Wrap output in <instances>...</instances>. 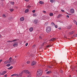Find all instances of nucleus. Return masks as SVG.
Segmentation results:
<instances>
[{"mask_svg": "<svg viewBox=\"0 0 77 77\" xmlns=\"http://www.w3.org/2000/svg\"><path fill=\"white\" fill-rule=\"evenodd\" d=\"M42 70L39 69L38 71H37V73L36 77H39L41 75H42Z\"/></svg>", "mask_w": 77, "mask_h": 77, "instance_id": "1", "label": "nucleus"}, {"mask_svg": "<svg viewBox=\"0 0 77 77\" xmlns=\"http://www.w3.org/2000/svg\"><path fill=\"white\" fill-rule=\"evenodd\" d=\"M51 27L50 26H48L46 28V32L47 33H49L51 32Z\"/></svg>", "mask_w": 77, "mask_h": 77, "instance_id": "2", "label": "nucleus"}, {"mask_svg": "<svg viewBox=\"0 0 77 77\" xmlns=\"http://www.w3.org/2000/svg\"><path fill=\"white\" fill-rule=\"evenodd\" d=\"M19 39H16L15 40H14L13 41H7V42H14L15 41H19Z\"/></svg>", "mask_w": 77, "mask_h": 77, "instance_id": "3", "label": "nucleus"}, {"mask_svg": "<svg viewBox=\"0 0 77 77\" xmlns=\"http://www.w3.org/2000/svg\"><path fill=\"white\" fill-rule=\"evenodd\" d=\"M36 64V63L35 61H32L31 65L32 66L35 65Z\"/></svg>", "mask_w": 77, "mask_h": 77, "instance_id": "4", "label": "nucleus"}, {"mask_svg": "<svg viewBox=\"0 0 77 77\" xmlns=\"http://www.w3.org/2000/svg\"><path fill=\"white\" fill-rule=\"evenodd\" d=\"M70 12L71 14H74V10L73 9H71L70 10Z\"/></svg>", "mask_w": 77, "mask_h": 77, "instance_id": "5", "label": "nucleus"}, {"mask_svg": "<svg viewBox=\"0 0 77 77\" xmlns=\"http://www.w3.org/2000/svg\"><path fill=\"white\" fill-rule=\"evenodd\" d=\"M7 72V71H4L2 72V73L1 74V75H4L5 74H6V73Z\"/></svg>", "mask_w": 77, "mask_h": 77, "instance_id": "6", "label": "nucleus"}, {"mask_svg": "<svg viewBox=\"0 0 77 77\" xmlns=\"http://www.w3.org/2000/svg\"><path fill=\"white\" fill-rule=\"evenodd\" d=\"M34 22L35 24H37V23H38V21L37 20H35Z\"/></svg>", "mask_w": 77, "mask_h": 77, "instance_id": "7", "label": "nucleus"}, {"mask_svg": "<svg viewBox=\"0 0 77 77\" xmlns=\"http://www.w3.org/2000/svg\"><path fill=\"white\" fill-rule=\"evenodd\" d=\"M12 58L11 57H10L9 59V63H12Z\"/></svg>", "mask_w": 77, "mask_h": 77, "instance_id": "8", "label": "nucleus"}, {"mask_svg": "<svg viewBox=\"0 0 77 77\" xmlns=\"http://www.w3.org/2000/svg\"><path fill=\"white\" fill-rule=\"evenodd\" d=\"M20 20L21 21H23V20H24V17H21L20 18Z\"/></svg>", "mask_w": 77, "mask_h": 77, "instance_id": "9", "label": "nucleus"}, {"mask_svg": "<svg viewBox=\"0 0 77 77\" xmlns=\"http://www.w3.org/2000/svg\"><path fill=\"white\" fill-rule=\"evenodd\" d=\"M72 27V26L71 25H70L69 26H67V28L68 29H71Z\"/></svg>", "mask_w": 77, "mask_h": 77, "instance_id": "10", "label": "nucleus"}, {"mask_svg": "<svg viewBox=\"0 0 77 77\" xmlns=\"http://www.w3.org/2000/svg\"><path fill=\"white\" fill-rule=\"evenodd\" d=\"M56 39V38H51V40H50V41H55Z\"/></svg>", "mask_w": 77, "mask_h": 77, "instance_id": "11", "label": "nucleus"}, {"mask_svg": "<svg viewBox=\"0 0 77 77\" xmlns=\"http://www.w3.org/2000/svg\"><path fill=\"white\" fill-rule=\"evenodd\" d=\"M18 44L15 43L13 45V47H18Z\"/></svg>", "mask_w": 77, "mask_h": 77, "instance_id": "12", "label": "nucleus"}, {"mask_svg": "<svg viewBox=\"0 0 77 77\" xmlns=\"http://www.w3.org/2000/svg\"><path fill=\"white\" fill-rule=\"evenodd\" d=\"M29 11V9H26L25 10V13H27Z\"/></svg>", "mask_w": 77, "mask_h": 77, "instance_id": "13", "label": "nucleus"}, {"mask_svg": "<svg viewBox=\"0 0 77 77\" xmlns=\"http://www.w3.org/2000/svg\"><path fill=\"white\" fill-rule=\"evenodd\" d=\"M39 3L40 4H41V5H44V2H42V1H40Z\"/></svg>", "mask_w": 77, "mask_h": 77, "instance_id": "14", "label": "nucleus"}, {"mask_svg": "<svg viewBox=\"0 0 77 77\" xmlns=\"http://www.w3.org/2000/svg\"><path fill=\"white\" fill-rule=\"evenodd\" d=\"M5 63V64H7V63H9V60H7V61H5V62H4Z\"/></svg>", "mask_w": 77, "mask_h": 77, "instance_id": "15", "label": "nucleus"}, {"mask_svg": "<svg viewBox=\"0 0 77 77\" xmlns=\"http://www.w3.org/2000/svg\"><path fill=\"white\" fill-rule=\"evenodd\" d=\"M33 27H31L29 29V31L30 32H32V31H33Z\"/></svg>", "mask_w": 77, "mask_h": 77, "instance_id": "16", "label": "nucleus"}, {"mask_svg": "<svg viewBox=\"0 0 77 77\" xmlns=\"http://www.w3.org/2000/svg\"><path fill=\"white\" fill-rule=\"evenodd\" d=\"M24 72H25V73H26V74H27L28 72H29V71L28 70H25L24 71Z\"/></svg>", "mask_w": 77, "mask_h": 77, "instance_id": "17", "label": "nucleus"}, {"mask_svg": "<svg viewBox=\"0 0 77 77\" xmlns=\"http://www.w3.org/2000/svg\"><path fill=\"white\" fill-rule=\"evenodd\" d=\"M74 32H75V31H72L70 32L69 33V34H70V35H72V34H74Z\"/></svg>", "mask_w": 77, "mask_h": 77, "instance_id": "18", "label": "nucleus"}, {"mask_svg": "<svg viewBox=\"0 0 77 77\" xmlns=\"http://www.w3.org/2000/svg\"><path fill=\"white\" fill-rule=\"evenodd\" d=\"M12 17H8V20H12Z\"/></svg>", "mask_w": 77, "mask_h": 77, "instance_id": "19", "label": "nucleus"}, {"mask_svg": "<svg viewBox=\"0 0 77 77\" xmlns=\"http://www.w3.org/2000/svg\"><path fill=\"white\" fill-rule=\"evenodd\" d=\"M50 73H51V71H48L46 72V74H50Z\"/></svg>", "mask_w": 77, "mask_h": 77, "instance_id": "20", "label": "nucleus"}, {"mask_svg": "<svg viewBox=\"0 0 77 77\" xmlns=\"http://www.w3.org/2000/svg\"><path fill=\"white\" fill-rule=\"evenodd\" d=\"M13 68V66H11L10 67L8 68V69H12Z\"/></svg>", "mask_w": 77, "mask_h": 77, "instance_id": "21", "label": "nucleus"}, {"mask_svg": "<svg viewBox=\"0 0 77 77\" xmlns=\"http://www.w3.org/2000/svg\"><path fill=\"white\" fill-rule=\"evenodd\" d=\"M62 16L60 14H59L57 16V18H60L61 16Z\"/></svg>", "mask_w": 77, "mask_h": 77, "instance_id": "22", "label": "nucleus"}, {"mask_svg": "<svg viewBox=\"0 0 77 77\" xmlns=\"http://www.w3.org/2000/svg\"><path fill=\"white\" fill-rule=\"evenodd\" d=\"M49 15L51 16H53V14L52 13H50Z\"/></svg>", "mask_w": 77, "mask_h": 77, "instance_id": "23", "label": "nucleus"}, {"mask_svg": "<svg viewBox=\"0 0 77 77\" xmlns=\"http://www.w3.org/2000/svg\"><path fill=\"white\" fill-rule=\"evenodd\" d=\"M19 77H22V75L21 73H19L18 75Z\"/></svg>", "mask_w": 77, "mask_h": 77, "instance_id": "24", "label": "nucleus"}, {"mask_svg": "<svg viewBox=\"0 0 77 77\" xmlns=\"http://www.w3.org/2000/svg\"><path fill=\"white\" fill-rule=\"evenodd\" d=\"M60 73H61V74H63V70H61L60 71Z\"/></svg>", "mask_w": 77, "mask_h": 77, "instance_id": "25", "label": "nucleus"}, {"mask_svg": "<svg viewBox=\"0 0 77 77\" xmlns=\"http://www.w3.org/2000/svg\"><path fill=\"white\" fill-rule=\"evenodd\" d=\"M33 17H36L37 16V15L36 14H33Z\"/></svg>", "mask_w": 77, "mask_h": 77, "instance_id": "26", "label": "nucleus"}, {"mask_svg": "<svg viewBox=\"0 0 77 77\" xmlns=\"http://www.w3.org/2000/svg\"><path fill=\"white\" fill-rule=\"evenodd\" d=\"M15 63H16V60H15L13 63H11V64H15Z\"/></svg>", "mask_w": 77, "mask_h": 77, "instance_id": "27", "label": "nucleus"}, {"mask_svg": "<svg viewBox=\"0 0 77 77\" xmlns=\"http://www.w3.org/2000/svg\"><path fill=\"white\" fill-rule=\"evenodd\" d=\"M27 7L28 9H30V8H31V6L29 5L28 6H27Z\"/></svg>", "mask_w": 77, "mask_h": 77, "instance_id": "28", "label": "nucleus"}, {"mask_svg": "<svg viewBox=\"0 0 77 77\" xmlns=\"http://www.w3.org/2000/svg\"><path fill=\"white\" fill-rule=\"evenodd\" d=\"M14 9H10V11L11 12H13V11H14Z\"/></svg>", "mask_w": 77, "mask_h": 77, "instance_id": "29", "label": "nucleus"}, {"mask_svg": "<svg viewBox=\"0 0 77 77\" xmlns=\"http://www.w3.org/2000/svg\"><path fill=\"white\" fill-rule=\"evenodd\" d=\"M45 43H46V42H45L44 43H43L42 45H41V47H42V46H44V44Z\"/></svg>", "mask_w": 77, "mask_h": 77, "instance_id": "30", "label": "nucleus"}, {"mask_svg": "<svg viewBox=\"0 0 77 77\" xmlns=\"http://www.w3.org/2000/svg\"><path fill=\"white\" fill-rule=\"evenodd\" d=\"M3 18H6V16H5V14H3V15L2 16Z\"/></svg>", "mask_w": 77, "mask_h": 77, "instance_id": "31", "label": "nucleus"}, {"mask_svg": "<svg viewBox=\"0 0 77 77\" xmlns=\"http://www.w3.org/2000/svg\"><path fill=\"white\" fill-rule=\"evenodd\" d=\"M15 76H16V77H18V74H14Z\"/></svg>", "mask_w": 77, "mask_h": 77, "instance_id": "32", "label": "nucleus"}, {"mask_svg": "<svg viewBox=\"0 0 77 77\" xmlns=\"http://www.w3.org/2000/svg\"><path fill=\"white\" fill-rule=\"evenodd\" d=\"M11 4L13 5H14V2H11Z\"/></svg>", "mask_w": 77, "mask_h": 77, "instance_id": "33", "label": "nucleus"}, {"mask_svg": "<svg viewBox=\"0 0 77 77\" xmlns=\"http://www.w3.org/2000/svg\"><path fill=\"white\" fill-rule=\"evenodd\" d=\"M54 0H51L50 2H51V3H53L54 2Z\"/></svg>", "mask_w": 77, "mask_h": 77, "instance_id": "34", "label": "nucleus"}, {"mask_svg": "<svg viewBox=\"0 0 77 77\" xmlns=\"http://www.w3.org/2000/svg\"><path fill=\"white\" fill-rule=\"evenodd\" d=\"M51 47V45H48L47 47V48H48V47Z\"/></svg>", "mask_w": 77, "mask_h": 77, "instance_id": "35", "label": "nucleus"}, {"mask_svg": "<svg viewBox=\"0 0 77 77\" xmlns=\"http://www.w3.org/2000/svg\"><path fill=\"white\" fill-rule=\"evenodd\" d=\"M11 66V64H8L7 65V66Z\"/></svg>", "mask_w": 77, "mask_h": 77, "instance_id": "36", "label": "nucleus"}, {"mask_svg": "<svg viewBox=\"0 0 77 77\" xmlns=\"http://www.w3.org/2000/svg\"><path fill=\"white\" fill-rule=\"evenodd\" d=\"M26 63H27V64H29L30 63V61H27L26 62Z\"/></svg>", "mask_w": 77, "mask_h": 77, "instance_id": "37", "label": "nucleus"}, {"mask_svg": "<svg viewBox=\"0 0 77 77\" xmlns=\"http://www.w3.org/2000/svg\"><path fill=\"white\" fill-rule=\"evenodd\" d=\"M51 24H52V25H54V26H55V24H54V23L53 22H52L51 23Z\"/></svg>", "mask_w": 77, "mask_h": 77, "instance_id": "38", "label": "nucleus"}, {"mask_svg": "<svg viewBox=\"0 0 77 77\" xmlns=\"http://www.w3.org/2000/svg\"><path fill=\"white\" fill-rule=\"evenodd\" d=\"M73 21H74V23H75V24H76V23H77V21H75V20H74Z\"/></svg>", "mask_w": 77, "mask_h": 77, "instance_id": "39", "label": "nucleus"}, {"mask_svg": "<svg viewBox=\"0 0 77 77\" xmlns=\"http://www.w3.org/2000/svg\"><path fill=\"white\" fill-rule=\"evenodd\" d=\"M55 28H57V25H55Z\"/></svg>", "mask_w": 77, "mask_h": 77, "instance_id": "40", "label": "nucleus"}, {"mask_svg": "<svg viewBox=\"0 0 77 77\" xmlns=\"http://www.w3.org/2000/svg\"><path fill=\"white\" fill-rule=\"evenodd\" d=\"M28 74H31V73H30V72H28Z\"/></svg>", "mask_w": 77, "mask_h": 77, "instance_id": "41", "label": "nucleus"}, {"mask_svg": "<svg viewBox=\"0 0 77 77\" xmlns=\"http://www.w3.org/2000/svg\"><path fill=\"white\" fill-rule=\"evenodd\" d=\"M39 39H42V37H41V36H39Z\"/></svg>", "mask_w": 77, "mask_h": 77, "instance_id": "42", "label": "nucleus"}, {"mask_svg": "<svg viewBox=\"0 0 77 77\" xmlns=\"http://www.w3.org/2000/svg\"><path fill=\"white\" fill-rule=\"evenodd\" d=\"M33 13H35V10H34L32 11Z\"/></svg>", "mask_w": 77, "mask_h": 77, "instance_id": "43", "label": "nucleus"}, {"mask_svg": "<svg viewBox=\"0 0 77 77\" xmlns=\"http://www.w3.org/2000/svg\"><path fill=\"white\" fill-rule=\"evenodd\" d=\"M7 76H8V75L6 74L5 75H4V77H7Z\"/></svg>", "mask_w": 77, "mask_h": 77, "instance_id": "44", "label": "nucleus"}, {"mask_svg": "<svg viewBox=\"0 0 77 77\" xmlns=\"http://www.w3.org/2000/svg\"><path fill=\"white\" fill-rule=\"evenodd\" d=\"M28 45V43H27L26 44V47H27V45Z\"/></svg>", "mask_w": 77, "mask_h": 77, "instance_id": "45", "label": "nucleus"}, {"mask_svg": "<svg viewBox=\"0 0 77 77\" xmlns=\"http://www.w3.org/2000/svg\"><path fill=\"white\" fill-rule=\"evenodd\" d=\"M11 77H13V76H15V74L11 75Z\"/></svg>", "mask_w": 77, "mask_h": 77, "instance_id": "46", "label": "nucleus"}, {"mask_svg": "<svg viewBox=\"0 0 77 77\" xmlns=\"http://www.w3.org/2000/svg\"><path fill=\"white\" fill-rule=\"evenodd\" d=\"M61 12H64L65 11L63 10H61Z\"/></svg>", "mask_w": 77, "mask_h": 77, "instance_id": "47", "label": "nucleus"}, {"mask_svg": "<svg viewBox=\"0 0 77 77\" xmlns=\"http://www.w3.org/2000/svg\"><path fill=\"white\" fill-rule=\"evenodd\" d=\"M20 73L22 75L23 74V71H22Z\"/></svg>", "mask_w": 77, "mask_h": 77, "instance_id": "48", "label": "nucleus"}, {"mask_svg": "<svg viewBox=\"0 0 77 77\" xmlns=\"http://www.w3.org/2000/svg\"><path fill=\"white\" fill-rule=\"evenodd\" d=\"M66 17H67V18H69V15H67L66 16Z\"/></svg>", "mask_w": 77, "mask_h": 77, "instance_id": "49", "label": "nucleus"}, {"mask_svg": "<svg viewBox=\"0 0 77 77\" xmlns=\"http://www.w3.org/2000/svg\"><path fill=\"white\" fill-rule=\"evenodd\" d=\"M43 13H46V11H43Z\"/></svg>", "mask_w": 77, "mask_h": 77, "instance_id": "50", "label": "nucleus"}, {"mask_svg": "<svg viewBox=\"0 0 77 77\" xmlns=\"http://www.w3.org/2000/svg\"><path fill=\"white\" fill-rule=\"evenodd\" d=\"M77 34H75V37H77Z\"/></svg>", "mask_w": 77, "mask_h": 77, "instance_id": "51", "label": "nucleus"}, {"mask_svg": "<svg viewBox=\"0 0 77 77\" xmlns=\"http://www.w3.org/2000/svg\"><path fill=\"white\" fill-rule=\"evenodd\" d=\"M27 76V77H31V75H28Z\"/></svg>", "mask_w": 77, "mask_h": 77, "instance_id": "52", "label": "nucleus"}, {"mask_svg": "<svg viewBox=\"0 0 77 77\" xmlns=\"http://www.w3.org/2000/svg\"><path fill=\"white\" fill-rule=\"evenodd\" d=\"M2 61V59L0 60V63H1Z\"/></svg>", "mask_w": 77, "mask_h": 77, "instance_id": "53", "label": "nucleus"}, {"mask_svg": "<svg viewBox=\"0 0 77 77\" xmlns=\"http://www.w3.org/2000/svg\"><path fill=\"white\" fill-rule=\"evenodd\" d=\"M58 29L59 30H61V28H59Z\"/></svg>", "mask_w": 77, "mask_h": 77, "instance_id": "54", "label": "nucleus"}, {"mask_svg": "<svg viewBox=\"0 0 77 77\" xmlns=\"http://www.w3.org/2000/svg\"><path fill=\"white\" fill-rule=\"evenodd\" d=\"M25 1H26V2H29V1L28 0H25Z\"/></svg>", "mask_w": 77, "mask_h": 77, "instance_id": "55", "label": "nucleus"}, {"mask_svg": "<svg viewBox=\"0 0 77 77\" xmlns=\"http://www.w3.org/2000/svg\"><path fill=\"white\" fill-rule=\"evenodd\" d=\"M48 67H49V68H52V67H51V66H48Z\"/></svg>", "mask_w": 77, "mask_h": 77, "instance_id": "56", "label": "nucleus"}, {"mask_svg": "<svg viewBox=\"0 0 77 77\" xmlns=\"http://www.w3.org/2000/svg\"><path fill=\"white\" fill-rule=\"evenodd\" d=\"M64 37L65 38H66V36H64Z\"/></svg>", "mask_w": 77, "mask_h": 77, "instance_id": "57", "label": "nucleus"}, {"mask_svg": "<svg viewBox=\"0 0 77 77\" xmlns=\"http://www.w3.org/2000/svg\"><path fill=\"white\" fill-rule=\"evenodd\" d=\"M14 59H13L12 60V62H14Z\"/></svg>", "mask_w": 77, "mask_h": 77, "instance_id": "58", "label": "nucleus"}, {"mask_svg": "<svg viewBox=\"0 0 77 77\" xmlns=\"http://www.w3.org/2000/svg\"><path fill=\"white\" fill-rule=\"evenodd\" d=\"M4 1V0H1V2H3Z\"/></svg>", "mask_w": 77, "mask_h": 77, "instance_id": "59", "label": "nucleus"}, {"mask_svg": "<svg viewBox=\"0 0 77 77\" xmlns=\"http://www.w3.org/2000/svg\"><path fill=\"white\" fill-rule=\"evenodd\" d=\"M48 71V69H47L45 71Z\"/></svg>", "mask_w": 77, "mask_h": 77, "instance_id": "60", "label": "nucleus"}, {"mask_svg": "<svg viewBox=\"0 0 77 77\" xmlns=\"http://www.w3.org/2000/svg\"><path fill=\"white\" fill-rule=\"evenodd\" d=\"M15 57H17V56H15Z\"/></svg>", "mask_w": 77, "mask_h": 77, "instance_id": "61", "label": "nucleus"}, {"mask_svg": "<svg viewBox=\"0 0 77 77\" xmlns=\"http://www.w3.org/2000/svg\"><path fill=\"white\" fill-rule=\"evenodd\" d=\"M54 77H57V76H54Z\"/></svg>", "mask_w": 77, "mask_h": 77, "instance_id": "62", "label": "nucleus"}, {"mask_svg": "<svg viewBox=\"0 0 77 77\" xmlns=\"http://www.w3.org/2000/svg\"><path fill=\"white\" fill-rule=\"evenodd\" d=\"M33 46V47H35V45H34Z\"/></svg>", "mask_w": 77, "mask_h": 77, "instance_id": "63", "label": "nucleus"}, {"mask_svg": "<svg viewBox=\"0 0 77 77\" xmlns=\"http://www.w3.org/2000/svg\"><path fill=\"white\" fill-rule=\"evenodd\" d=\"M1 75V72H0V75Z\"/></svg>", "mask_w": 77, "mask_h": 77, "instance_id": "64", "label": "nucleus"}]
</instances>
